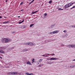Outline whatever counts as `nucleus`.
Wrapping results in <instances>:
<instances>
[{"label":"nucleus","instance_id":"nucleus-46","mask_svg":"<svg viewBox=\"0 0 75 75\" xmlns=\"http://www.w3.org/2000/svg\"><path fill=\"white\" fill-rule=\"evenodd\" d=\"M65 35H64V36H63V37H65Z\"/></svg>","mask_w":75,"mask_h":75},{"label":"nucleus","instance_id":"nucleus-60","mask_svg":"<svg viewBox=\"0 0 75 75\" xmlns=\"http://www.w3.org/2000/svg\"><path fill=\"white\" fill-rule=\"evenodd\" d=\"M4 18H6V17H5Z\"/></svg>","mask_w":75,"mask_h":75},{"label":"nucleus","instance_id":"nucleus-21","mask_svg":"<svg viewBox=\"0 0 75 75\" xmlns=\"http://www.w3.org/2000/svg\"><path fill=\"white\" fill-rule=\"evenodd\" d=\"M75 8V6H74L72 8H71L70 9V10H71V9H73V8Z\"/></svg>","mask_w":75,"mask_h":75},{"label":"nucleus","instance_id":"nucleus-20","mask_svg":"<svg viewBox=\"0 0 75 75\" xmlns=\"http://www.w3.org/2000/svg\"><path fill=\"white\" fill-rule=\"evenodd\" d=\"M24 21V20H23L22 21L19 22V24H21V23H23Z\"/></svg>","mask_w":75,"mask_h":75},{"label":"nucleus","instance_id":"nucleus-49","mask_svg":"<svg viewBox=\"0 0 75 75\" xmlns=\"http://www.w3.org/2000/svg\"><path fill=\"white\" fill-rule=\"evenodd\" d=\"M0 18H2V17L1 16H0Z\"/></svg>","mask_w":75,"mask_h":75},{"label":"nucleus","instance_id":"nucleus-52","mask_svg":"<svg viewBox=\"0 0 75 75\" xmlns=\"http://www.w3.org/2000/svg\"><path fill=\"white\" fill-rule=\"evenodd\" d=\"M7 1H8V0H7L6 1V2H7Z\"/></svg>","mask_w":75,"mask_h":75},{"label":"nucleus","instance_id":"nucleus-30","mask_svg":"<svg viewBox=\"0 0 75 75\" xmlns=\"http://www.w3.org/2000/svg\"><path fill=\"white\" fill-rule=\"evenodd\" d=\"M42 61V59H40L39 60V62H41V61Z\"/></svg>","mask_w":75,"mask_h":75},{"label":"nucleus","instance_id":"nucleus-19","mask_svg":"<svg viewBox=\"0 0 75 75\" xmlns=\"http://www.w3.org/2000/svg\"><path fill=\"white\" fill-rule=\"evenodd\" d=\"M55 24H54L52 25L51 26V28H53V27H54V26H55Z\"/></svg>","mask_w":75,"mask_h":75},{"label":"nucleus","instance_id":"nucleus-57","mask_svg":"<svg viewBox=\"0 0 75 75\" xmlns=\"http://www.w3.org/2000/svg\"><path fill=\"white\" fill-rule=\"evenodd\" d=\"M73 4H74V3H75L73 2Z\"/></svg>","mask_w":75,"mask_h":75},{"label":"nucleus","instance_id":"nucleus-48","mask_svg":"<svg viewBox=\"0 0 75 75\" xmlns=\"http://www.w3.org/2000/svg\"><path fill=\"white\" fill-rule=\"evenodd\" d=\"M41 66H42V65H39V67H41Z\"/></svg>","mask_w":75,"mask_h":75},{"label":"nucleus","instance_id":"nucleus-12","mask_svg":"<svg viewBox=\"0 0 75 75\" xmlns=\"http://www.w3.org/2000/svg\"><path fill=\"white\" fill-rule=\"evenodd\" d=\"M27 65H31V62L28 61L26 63Z\"/></svg>","mask_w":75,"mask_h":75},{"label":"nucleus","instance_id":"nucleus-33","mask_svg":"<svg viewBox=\"0 0 75 75\" xmlns=\"http://www.w3.org/2000/svg\"><path fill=\"white\" fill-rule=\"evenodd\" d=\"M49 3L50 4V3H52V1H50L49 2Z\"/></svg>","mask_w":75,"mask_h":75},{"label":"nucleus","instance_id":"nucleus-27","mask_svg":"<svg viewBox=\"0 0 75 75\" xmlns=\"http://www.w3.org/2000/svg\"><path fill=\"white\" fill-rule=\"evenodd\" d=\"M2 27H8V25L5 26V25H3Z\"/></svg>","mask_w":75,"mask_h":75},{"label":"nucleus","instance_id":"nucleus-42","mask_svg":"<svg viewBox=\"0 0 75 75\" xmlns=\"http://www.w3.org/2000/svg\"><path fill=\"white\" fill-rule=\"evenodd\" d=\"M34 61V59H32L33 62H33V61Z\"/></svg>","mask_w":75,"mask_h":75},{"label":"nucleus","instance_id":"nucleus-29","mask_svg":"<svg viewBox=\"0 0 75 75\" xmlns=\"http://www.w3.org/2000/svg\"><path fill=\"white\" fill-rule=\"evenodd\" d=\"M63 32H64V33H67V31L66 30H64L63 31Z\"/></svg>","mask_w":75,"mask_h":75},{"label":"nucleus","instance_id":"nucleus-32","mask_svg":"<svg viewBox=\"0 0 75 75\" xmlns=\"http://www.w3.org/2000/svg\"><path fill=\"white\" fill-rule=\"evenodd\" d=\"M73 27V28H75V25H72V28Z\"/></svg>","mask_w":75,"mask_h":75},{"label":"nucleus","instance_id":"nucleus-47","mask_svg":"<svg viewBox=\"0 0 75 75\" xmlns=\"http://www.w3.org/2000/svg\"><path fill=\"white\" fill-rule=\"evenodd\" d=\"M14 47H12L11 48V50H13V49H14Z\"/></svg>","mask_w":75,"mask_h":75},{"label":"nucleus","instance_id":"nucleus-36","mask_svg":"<svg viewBox=\"0 0 75 75\" xmlns=\"http://www.w3.org/2000/svg\"><path fill=\"white\" fill-rule=\"evenodd\" d=\"M16 33L15 32H12V34H14V33Z\"/></svg>","mask_w":75,"mask_h":75},{"label":"nucleus","instance_id":"nucleus-45","mask_svg":"<svg viewBox=\"0 0 75 75\" xmlns=\"http://www.w3.org/2000/svg\"><path fill=\"white\" fill-rule=\"evenodd\" d=\"M71 68V67H70V66L69 67V66H68V67L67 68Z\"/></svg>","mask_w":75,"mask_h":75},{"label":"nucleus","instance_id":"nucleus-43","mask_svg":"<svg viewBox=\"0 0 75 75\" xmlns=\"http://www.w3.org/2000/svg\"><path fill=\"white\" fill-rule=\"evenodd\" d=\"M73 68H74V67H75V65H73Z\"/></svg>","mask_w":75,"mask_h":75},{"label":"nucleus","instance_id":"nucleus-59","mask_svg":"<svg viewBox=\"0 0 75 75\" xmlns=\"http://www.w3.org/2000/svg\"><path fill=\"white\" fill-rule=\"evenodd\" d=\"M29 1H31V0H29Z\"/></svg>","mask_w":75,"mask_h":75},{"label":"nucleus","instance_id":"nucleus-10","mask_svg":"<svg viewBox=\"0 0 75 75\" xmlns=\"http://www.w3.org/2000/svg\"><path fill=\"white\" fill-rule=\"evenodd\" d=\"M3 49H6V47H0V51L2 50H3Z\"/></svg>","mask_w":75,"mask_h":75},{"label":"nucleus","instance_id":"nucleus-38","mask_svg":"<svg viewBox=\"0 0 75 75\" xmlns=\"http://www.w3.org/2000/svg\"><path fill=\"white\" fill-rule=\"evenodd\" d=\"M65 36L66 37H67V36H68V34H66L65 35Z\"/></svg>","mask_w":75,"mask_h":75},{"label":"nucleus","instance_id":"nucleus-1","mask_svg":"<svg viewBox=\"0 0 75 75\" xmlns=\"http://www.w3.org/2000/svg\"><path fill=\"white\" fill-rule=\"evenodd\" d=\"M59 33V31L56 30H55L53 32L50 33V34H52H52H57V33Z\"/></svg>","mask_w":75,"mask_h":75},{"label":"nucleus","instance_id":"nucleus-50","mask_svg":"<svg viewBox=\"0 0 75 75\" xmlns=\"http://www.w3.org/2000/svg\"><path fill=\"white\" fill-rule=\"evenodd\" d=\"M73 61H75V59H74L73 60H72Z\"/></svg>","mask_w":75,"mask_h":75},{"label":"nucleus","instance_id":"nucleus-8","mask_svg":"<svg viewBox=\"0 0 75 75\" xmlns=\"http://www.w3.org/2000/svg\"><path fill=\"white\" fill-rule=\"evenodd\" d=\"M6 39V38H4L2 39V41L3 42H4V43H5Z\"/></svg>","mask_w":75,"mask_h":75},{"label":"nucleus","instance_id":"nucleus-14","mask_svg":"<svg viewBox=\"0 0 75 75\" xmlns=\"http://www.w3.org/2000/svg\"><path fill=\"white\" fill-rule=\"evenodd\" d=\"M0 53H1V54H4V52L3 51V50H0Z\"/></svg>","mask_w":75,"mask_h":75},{"label":"nucleus","instance_id":"nucleus-40","mask_svg":"<svg viewBox=\"0 0 75 75\" xmlns=\"http://www.w3.org/2000/svg\"><path fill=\"white\" fill-rule=\"evenodd\" d=\"M17 75H21V73H17Z\"/></svg>","mask_w":75,"mask_h":75},{"label":"nucleus","instance_id":"nucleus-39","mask_svg":"<svg viewBox=\"0 0 75 75\" xmlns=\"http://www.w3.org/2000/svg\"><path fill=\"white\" fill-rule=\"evenodd\" d=\"M50 58H48V59H47V61H49V60H50Z\"/></svg>","mask_w":75,"mask_h":75},{"label":"nucleus","instance_id":"nucleus-54","mask_svg":"<svg viewBox=\"0 0 75 75\" xmlns=\"http://www.w3.org/2000/svg\"><path fill=\"white\" fill-rule=\"evenodd\" d=\"M50 54H47L48 55H50Z\"/></svg>","mask_w":75,"mask_h":75},{"label":"nucleus","instance_id":"nucleus-3","mask_svg":"<svg viewBox=\"0 0 75 75\" xmlns=\"http://www.w3.org/2000/svg\"><path fill=\"white\" fill-rule=\"evenodd\" d=\"M25 45H33L34 44L31 42H26L25 43Z\"/></svg>","mask_w":75,"mask_h":75},{"label":"nucleus","instance_id":"nucleus-37","mask_svg":"<svg viewBox=\"0 0 75 75\" xmlns=\"http://www.w3.org/2000/svg\"><path fill=\"white\" fill-rule=\"evenodd\" d=\"M23 4V2H21L20 4V5H22V4Z\"/></svg>","mask_w":75,"mask_h":75},{"label":"nucleus","instance_id":"nucleus-5","mask_svg":"<svg viewBox=\"0 0 75 75\" xmlns=\"http://www.w3.org/2000/svg\"><path fill=\"white\" fill-rule=\"evenodd\" d=\"M70 7V6L69 4H66L64 6V8H68V7Z\"/></svg>","mask_w":75,"mask_h":75},{"label":"nucleus","instance_id":"nucleus-2","mask_svg":"<svg viewBox=\"0 0 75 75\" xmlns=\"http://www.w3.org/2000/svg\"><path fill=\"white\" fill-rule=\"evenodd\" d=\"M11 41V40L8 38H6L5 39V43H7L8 42H10Z\"/></svg>","mask_w":75,"mask_h":75},{"label":"nucleus","instance_id":"nucleus-44","mask_svg":"<svg viewBox=\"0 0 75 75\" xmlns=\"http://www.w3.org/2000/svg\"><path fill=\"white\" fill-rule=\"evenodd\" d=\"M45 55H46V56H48V54H46Z\"/></svg>","mask_w":75,"mask_h":75},{"label":"nucleus","instance_id":"nucleus-7","mask_svg":"<svg viewBox=\"0 0 75 75\" xmlns=\"http://www.w3.org/2000/svg\"><path fill=\"white\" fill-rule=\"evenodd\" d=\"M74 45H68V47H69V48H74Z\"/></svg>","mask_w":75,"mask_h":75},{"label":"nucleus","instance_id":"nucleus-26","mask_svg":"<svg viewBox=\"0 0 75 75\" xmlns=\"http://www.w3.org/2000/svg\"><path fill=\"white\" fill-rule=\"evenodd\" d=\"M61 47H63V46L64 45L62 43H61Z\"/></svg>","mask_w":75,"mask_h":75},{"label":"nucleus","instance_id":"nucleus-41","mask_svg":"<svg viewBox=\"0 0 75 75\" xmlns=\"http://www.w3.org/2000/svg\"><path fill=\"white\" fill-rule=\"evenodd\" d=\"M41 56L42 57H45V55H42Z\"/></svg>","mask_w":75,"mask_h":75},{"label":"nucleus","instance_id":"nucleus-16","mask_svg":"<svg viewBox=\"0 0 75 75\" xmlns=\"http://www.w3.org/2000/svg\"><path fill=\"white\" fill-rule=\"evenodd\" d=\"M37 12H38V11H36L35 12H32V14H35V13H36Z\"/></svg>","mask_w":75,"mask_h":75},{"label":"nucleus","instance_id":"nucleus-55","mask_svg":"<svg viewBox=\"0 0 75 75\" xmlns=\"http://www.w3.org/2000/svg\"><path fill=\"white\" fill-rule=\"evenodd\" d=\"M18 18H20V16H18Z\"/></svg>","mask_w":75,"mask_h":75},{"label":"nucleus","instance_id":"nucleus-51","mask_svg":"<svg viewBox=\"0 0 75 75\" xmlns=\"http://www.w3.org/2000/svg\"><path fill=\"white\" fill-rule=\"evenodd\" d=\"M73 46L74 47V48H75V44Z\"/></svg>","mask_w":75,"mask_h":75},{"label":"nucleus","instance_id":"nucleus-53","mask_svg":"<svg viewBox=\"0 0 75 75\" xmlns=\"http://www.w3.org/2000/svg\"><path fill=\"white\" fill-rule=\"evenodd\" d=\"M48 57V56H46V55H45V57Z\"/></svg>","mask_w":75,"mask_h":75},{"label":"nucleus","instance_id":"nucleus-61","mask_svg":"<svg viewBox=\"0 0 75 75\" xmlns=\"http://www.w3.org/2000/svg\"><path fill=\"white\" fill-rule=\"evenodd\" d=\"M33 62H34V61H33Z\"/></svg>","mask_w":75,"mask_h":75},{"label":"nucleus","instance_id":"nucleus-23","mask_svg":"<svg viewBox=\"0 0 75 75\" xmlns=\"http://www.w3.org/2000/svg\"><path fill=\"white\" fill-rule=\"evenodd\" d=\"M64 10V9L61 8H59L58 9V10Z\"/></svg>","mask_w":75,"mask_h":75},{"label":"nucleus","instance_id":"nucleus-58","mask_svg":"<svg viewBox=\"0 0 75 75\" xmlns=\"http://www.w3.org/2000/svg\"><path fill=\"white\" fill-rule=\"evenodd\" d=\"M0 58H2V57H0Z\"/></svg>","mask_w":75,"mask_h":75},{"label":"nucleus","instance_id":"nucleus-31","mask_svg":"<svg viewBox=\"0 0 75 75\" xmlns=\"http://www.w3.org/2000/svg\"><path fill=\"white\" fill-rule=\"evenodd\" d=\"M70 68H73V66H70Z\"/></svg>","mask_w":75,"mask_h":75},{"label":"nucleus","instance_id":"nucleus-34","mask_svg":"<svg viewBox=\"0 0 75 75\" xmlns=\"http://www.w3.org/2000/svg\"><path fill=\"white\" fill-rule=\"evenodd\" d=\"M50 54L52 55V56H54V55H55V54Z\"/></svg>","mask_w":75,"mask_h":75},{"label":"nucleus","instance_id":"nucleus-22","mask_svg":"<svg viewBox=\"0 0 75 75\" xmlns=\"http://www.w3.org/2000/svg\"><path fill=\"white\" fill-rule=\"evenodd\" d=\"M33 1H34V0H33L30 3H29V4H31L32 3Z\"/></svg>","mask_w":75,"mask_h":75},{"label":"nucleus","instance_id":"nucleus-9","mask_svg":"<svg viewBox=\"0 0 75 75\" xmlns=\"http://www.w3.org/2000/svg\"><path fill=\"white\" fill-rule=\"evenodd\" d=\"M17 72H12V75H17Z\"/></svg>","mask_w":75,"mask_h":75},{"label":"nucleus","instance_id":"nucleus-28","mask_svg":"<svg viewBox=\"0 0 75 75\" xmlns=\"http://www.w3.org/2000/svg\"><path fill=\"white\" fill-rule=\"evenodd\" d=\"M47 13H45L44 14V16H45L44 17H46V16H47Z\"/></svg>","mask_w":75,"mask_h":75},{"label":"nucleus","instance_id":"nucleus-56","mask_svg":"<svg viewBox=\"0 0 75 75\" xmlns=\"http://www.w3.org/2000/svg\"><path fill=\"white\" fill-rule=\"evenodd\" d=\"M21 11H23V10L22 9V10H21Z\"/></svg>","mask_w":75,"mask_h":75},{"label":"nucleus","instance_id":"nucleus-17","mask_svg":"<svg viewBox=\"0 0 75 75\" xmlns=\"http://www.w3.org/2000/svg\"><path fill=\"white\" fill-rule=\"evenodd\" d=\"M20 28H25V26H22L21 27H19Z\"/></svg>","mask_w":75,"mask_h":75},{"label":"nucleus","instance_id":"nucleus-15","mask_svg":"<svg viewBox=\"0 0 75 75\" xmlns=\"http://www.w3.org/2000/svg\"><path fill=\"white\" fill-rule=\"evenodd\" d=\"M8 75H13V72H9L8 73Z\"/></svg>","mask_w":75,"mask_h":75},{"label":"nucleus","instance_id":"nucleus-18","mask_svg":"<svg viewBox=\"0 0 75 75\" xmlns=\"http://www.w3.org/2000/svg\"><path fill=\"white\" fill-rule=\"evenodd\" d=\"M69 4V5L70 6H72L73 4V3H70Z\"/></svg>","mask_w":75,"mask_h":75},{"label":"nucleus","instance_id":"nucleus-35","mask_svg":"<svg viewBox=\"0 0 75 75\" xmlns=\"http://www.w3.org/2000/svg\"><path fill=\"white\" fill-rule=\"evenodd\" d=\"M69 28H72V25L69 26Z\"/></svg>","mask_w":75,"mask_h":75},{"label":"nucleus","instance_id":"nucleus-11","mask_svg":"<svg viewBox=\"0 0 75 75\" xmlns=\"http://www.w3.org/2000/svg\"><path fill=\"white\" fill-rule=\"evenodd\" d=\"M9 23V21H5V22H3V24H7V23Z\"/></svg>","mask_w":75,"mask_h":75},{"label":"nucleus","instance_id":"nucleus-25","mask_svg":"<svg viewBox=\"0 0 75 75\" xmlns=\"http://www.w3.org/2000/svg\"><path fill=\"white\" fill-rule=\"evenodd\" d=\"M27 49H24L23 50V51H27Z\"/></svg>","mask_w":75,"mask_h":75},{"label":"nucleus","instance_id":"nucleus-6","mask_svg":"<svg viewBox=\"0 0 75 75\" xmlns=\"http://www.w3.org/2000/svg\"><path fill=\"white\" fill-rule=\"evenodd\" d=\"M59 59L58 58H56L55 57H52L50 59V60H57V59Z\"/></svg>","mask_w":75,"mask_h":75},{"label":"nucleus","instance_id":"nucleus-24","mask_svg":"<svg viewBox=\"0 0 75 75\" xmlns=\"http://www.w3.org/2000/svg\"><path fill=\"white\" fill-rule=\"evenodd\" d=\"M33 25H34V24H31L30 25V27H32V26H33Z\"/></svg>","mask_w":75,"mask_h":75},{"label":"nucleus","instance_id":"nucleus-4","mask_svg":"<svg viewBox=\"0 0 75 75\" xmlns=\"http://www.w3.org/2000/svg\"><path fill=\"white\" fill-rule=\"evenodd\" d=\"M53 63V62L51 61H46V64H50H50H52Z\"/></svg>","mask_w":75,"mask_h":75},{"label":"nucleus","instance_id":"nucleus-13","mask_svg":"<svg viewBox=\"0 0 75 75\" xmlns=\"http://www.w3.org/2000/svg\"><path fill=\"white\" fill-rule=\"evenodd\" d=\"M26 74L27 75H33V73H26Z\"/></svg>","mask_w":75,"mask_h":75}]
</instances>
